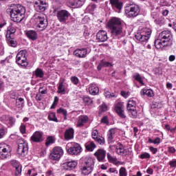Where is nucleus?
Listing matches in <instances>:
<instances>
[{"mask_svg": "<svg viewBox=\"0 0 176 176\" xmlns=\"http://www.w3.org/2000/svg\"><path fill=\"white\" fill-rule=\"evenodd\" d=\"M56 140L54 139V138L50 136L47 138L45 144L47 146H48V145H52V144H54Z\"/></svg>", "mask_w": 176, "mask_h": 176, "instance_id": "obj_40", "label": "nucleus"}, {"mask_svg": "<svg viewBox=\"0 0 176 176\" xmlns=\"http://www.w3.org/2000/svg\"><path fill=\"white\" fill-rule=\"evenodd\" d=\"M149 151H151V152L155 155L157 152V148H155L153 146H150L149 147Z\"/></svg>", "mask_w": 176, "mask_h": 176, "instance_id": "obj_57", "label": "nucleus"}, {"mask_svg": "<svg viewBox=\"0 0 176 176\" xmlns=\"http://www.w3.org/2000/svg\"><path fill=\"white\" fill-rule=\"evenodd\" d=\"M104 67H113V65L109 62H103Z\"/></svg>", "mask_w": 176, "mask_h": 176, "instance_id": "obj_63", "label": "nucleus"}, {"mask_svg": "<svg viewBox=\"0 0 176 176\" xmlns=\"http://www.w3.org/2000/svg\"><path fill=\"white\" fill-rule=\"evenodd\" d=\"M169 165L171 167V168H174L176 167V160H173L172 161H170Z\"/></svg>", "mask_w": 176, "mask_h": 176, "instance_id": "obj_55", "label": "nucleus"}, {"mask_svg": "<svg viewBox=\"0 0 176 176\" xmlns=\"http://www.w3.org/2000/svg\"><path fill=\"white\" fill-rule=\"evenodd\" d=\"M17 153L21 157H24L28 153V143L23 140H19L18 143Z\"/></svg>", "mask_w": 176, "mask_h": 176, "instance_id": "obj_10", "label": "nucleus"}, {"mask_svg": "<svg viewBox=\"0 0 176 176\" xmlns=\"http://www.w3.org/2000/svg\"><path fill=\"white\" fill-rule=\"evenodd\" d=\"M110 31L113 39H119L121 36L124 35V33L123 32V26H122V25L110 29Z\"/></svg>", "mask_w": 176, "mask_h": 176, "instance_id": "obj_12", "label": "nucleus"}, {"mask_svg": "<svg viewBox=\"0 0 176 176\" xmlns=\"http://www.w3.org/2000/svg\"><path fill=\"white\" fill-rule=\"evenodd\" d=\"M151 157V155L148 153H144L140 155V159H149Z\"/></svg>", "mask_w": 176, "mask_h": 176, "instance_id": "obj_53", "label": "nucleus"}, {"mask_svg": "<svg viewBox=\"0 0 176 176\" xmlns=\"http://www.w3.org/2000/svg\"><path fill=\"white\" fill-rule=\"evenodd\" d=\"M5 47H3V45L2 43L0 42V56H3Z\"/></svg>", "mask_w": 176, "mask_h": 176, "instance_id": "obj_54", "label": "nucleus"}, {"mask_svg": "<svg viewBox=\"0 0 176 176\" xmlns=\"http://www.w3.org/2000/svg\"><path fill=\"white\" fill-rule=\"evenodd\" d=\"M67 152L69 155H79L82 152L80 144L75 142L68 143L67 144Z\"/></svg>", "mask_w": 176, "mask_h": 176, "instance_id": "obj_9", "label": "nucleus"}, {"mask_svg": "<svg viewBox=\"0 0 176 176\" xmlns=\"http://www.w3.org/2000/svg\"><path fill=\"white\" fill-rule=\"evenodd\" d=\"M89 118L87 116H81L78 118L76 126L77 127H82L85 123H87Z\"/></svg>", "mask_w": 176, "mask_h": 176, "instance_id": "obj_28", "label": "nucleus"}, {"mask_svg": "<svg viewBox=\"0 0 176 176\" xmlns=\"http://www.w3.org/2000/svg\"><path fill=\"white\" fill-rule=\"evenodd\" d=\"M10 163L15 168V175H20L21 174V166H20V164L14 160H11Z\"/></svg>", "mask_w": 176, "mask_h": 176, "instance_id": "obj_26", "label": "nucleus"}, {"mask_svg": "<svg viewBox=\"0 0 176 176\" xmlns=\"http://www.w3.org/2000/svg\"><path fill=\"white\" fill-rule=\"evenodd\" d=\"M120 176H127V169L124 167H121L119 170Z\"/></svg>", "mask_w": 176, "mask_h": 176, "instance_id": "obj_42", "label": "nucleus"}, {"mask_svg": "<svg viewBox=\"0 0 176 176\" xmlns=\"http://www.w3.org/2000/svg\"><path fill=\"white\" fill-rule=\"evenodd\" d=\"M125 13L128 17H137L140 14V6L135 4H129L125 7Z\"/></svg>", "mask_w": 176, "mask_h": 176, "instance_id": "obj_6", "label": "nucleus"}, {"mask_svg": "<svg viewBox=\"0 0 176 176\" xmlns=\"http://www.w3.org/2000/svg\"><path fill=\"white\" fill-rule=\"evenodd\" d=\"M116 153L118 155H124L126 153V150H124V146L121 144H118L116 147Z\"/></svg>", "mask_w": 176, "mask_h": 176, "instance_id": "obj_35", "label": "nucleus"}, {"mask_svg": "<svg viewBox=\"0 0 176 176\" xmlns=\"http://www.w3.org/2000/svg\"><path fill=\"white\" fill-rule=\"evenodd\" d=\"M120 25H122V20L118 17L111 18L107 23V26L109 30L120 27Z\"/></svg>", "mask_w": 176, "mask_h": 176, "instance_id": "obj_16", "label": "nucleus"}, {"mask_svg": "<svg viewBox=\"0 0 176 176\" xmlns=\"http://www.w3.org/2000/svg\"><path fill=\"white\" fill-rule=\"evenodd\" d=\"M121 96H122V97H124V98H128V97L130 96V94H129V92L122 91Z\"/></svg>", "mask_w": 176, "mask_h": 176, "instance_id": "obj_56", "label": "nucleus"}, {"mask_svg": "<svg viewBox=\"0 0 176 176\" xmlns=\"http://www.w3.org/2000/svg\"><path fill=\"white\" fill-rule=\"evenodd\" d=\"M94 156H96L98 162H102L105 159V156H107V151L102 148H99L95 152Z\"/></svg>", "mask_w": 176, "mask_h": 176, "instance_id": "obj_20", "label": "nucleus"}, {"mask_svg": "<svg viewBox=\"0 0 176 176\" xmlns=\"http://www.w3.org/2000/svg\"><path fill=\"white\" fill-rule=\"evenodd\" d=\"M70 80L73 83V85H75L76 86H78V85H79V78L76 76L71 77Z\"/></svg>", "mask_w": 176, "mask_h": 176, "instance_id": "obj_46", "label": "nucleus"}, {"mask_svg": "<svg viewBox=\"0 0 176 176\" xmlns=\"http://www.w3.org/2000/svg\"><path fill=\"white\" fill-rule=\"evenodd\" d=\"M37 23L36 28L38 31H43L47 28V18L43 14H38L36 16Z\"/></svg>", "mask_w": 176, "mask_h": 176, "instance_id": "obj_5", "label": "nucleus"}, {"mask_svg": "<svg viewBox=\"0 0 176 176\" xmlns=\"http://www.w3.org/2000/svg\"><path fill=\"white\" fill-rule=\"evenodd\" d=\"M63 153L64 151L61 147L56 146L52 150L50 155V159L51 160H60Z\"/></svg>", "mask_w": 176, "mask_h": 176, "instance_id": "obj_11", "label": "nucleus"}, {"mask_svg": "<svg viewBox=\"0 0 176 176\" xmlns=\"http://www.w3.org/2000/svg\"><path fill=\"white\" fill-rule=\"evenodd\" d=\"M104 94L106 98H112V97H115V95L111 94L109 91H105Z\"/></svg>", "mask_w": 176, "mask_h": 176, "instance_id": "obj_51", "label": "nucleus"}, {"mask_svg": "<svg viewBox=\"0 0 176 176\" xmlns=\"http://www.w3.org/2000/svg\"><path fill=\"white\" fill-rule=\"evenodd\" d=\"M96 38L98 42H105L108 40L107 31L100 30L96 34Z\"/></svg>", "mask_w": 176, "mask_h": 176, "instance_id": "obj_22", "label": "nucleus"}, {"mask_svg": "<svg viewBox=\"0 0 176 176\" xmlns=\"http://www.w3.org/2000/svg\"><path fill=\"white\" fill-rule=\"evenodd\" d=\"M110 3L113 9H118V10H120L122 9V2L119 0H110Z\"/></svg>", "mask_w": 176, "mask_h": 176, "instance_id": "obj_31", "label": "nucleus"}, {"mask_svg": "<svg viewBox=\"0 0 176 176\" xmlns=\"http://www.w3.org/2000/svg\"><path fill=\"white\" fill-rule=\"evenodd\" d=\"M67 88L68 84H67L64 80H62L58 83L57 93H58V94H65V90H67Z\"/></svg>", "mask_w": 176, "mask_h": 176, "instance_id": "obj_23", "label": "nucleus"}, {"mask_svg": "<svg viewBox=\"0 0 176 176\" xmlns=\"http://www.w3.org/2000/svg\"><path fill=\"white\" fill-rule=\"evenodd\" d=\"M28 175L36 176L38 175V173L35 170V169H30L28 171Z\"/></svg>", "mask_w": 176, "mask_h": 176, "instance_id": "obj_48", "label": "nucleus"}, {"mask_svg": "<svg viewBox=\"0 0 176 176\" xmlns=\"http://www.w3.org/2000/svg\"><path fill=\"white\" fill-rule=\"evenodd\" d=\"M16 63L21 67H27L28 62L27 61V51L21 50L16 56Z\"/></svg>", "mask_w": 176, "mask_h": 176, "instance_id": "obj_7", "label": "nucleus"}, {"mask_svg": "<svg viewBox=\"0 0 176 176\" xmlns=\"http://www.w3.org/2000/svg\"><path fill=\"white\" fill-rule=\"evenodd\" d=\"M25 35L30 41H36L38 39V33L35 30H27Z\"/></svg>", "mask_w": 176, "mask_h": 176, "instance_id": "obj_24", "label": "nucleus"}, {"mask_svg": "<svg viewBox=\"0 0 176 176\" xmlns=\"http://www.w3.org/2000/svg\"><path fill=\"white\" fill-rule=\"evenodd\" d=\"M101 122L104 123V124H108V118L107 117H103L101 120Z\"/></svg>", "mask_w": 176, "mask_h": 176, "instance_id": "obj_61", "label": "nucleus"}, {"mask_svg": "<svg viewBox=\"0 0 176 176\" xmlns=\"http://www.w3.org/2000/svg\"><path fill=\"white\" fill-rule=\"evenodd\" d=\"M12 148L9 146V144H6V143L0 144V159H8V157H10L12 153Z\"/></svg>", "mask_w": 176, "mask_h": 176, "instance_id": "obj_8", "label": "nucleus"}, {"mask_svg": "<svg viewBox=\"0 0 176 176\" xmlns=\"http://www.w3.org/2000/svg\"><path fill=\"white\" fill-rule=\"evenodd\" d=\"M77 166L78 162L76 161H70L64 164L65 170H74Z\"/></svg>", "mask_w": 176, "mask_h": 176, "instance_id": "obj_27", "label": "nucleus"}, {"mask_svg": "<svg viewBox=\"0 0 176 176\" xmlns=\"http://www.w3.org/2000/svg\"><path fill=\"white\" fill-rule=\"evenodd\" d=\"M148 142L150 144H155V145H159V144H160V138L157 137L154 140L151 138H148Z\"/></svg>", "mask_w": 176, "mask_h": 176, "instance_id": "obj_41", "label": "nucleus"}, {"mask_svg": "<svg viewBox=\"0 0 176 176\" xmlns=\"http://www.w3.org/2000/svg\"><path fill=\"white\" fill-rule=\"evenodd\" d=\"M20 133L22 134H25L26 133V126L24 123H21V126H19Z\"/></svg>", "mask_w": 176, "mask_h": 176, "instance_id": "obj_47", "label": "nucleus"}, {"mask_svg": "<svg viewBox=\"0 0 176 176\" xmlns=\"http://www.w3.org/2000/svg\"><path fill=\"white\" fill-rule=\"evenodd\" d=\"M135 105V100L131 99L128 101L126 108L129 113L132 115L133 118H136L138 114Z\"/></svg>", "mask_w": 176, "mask_h": 176, "instance_id": "obj_14", "label": "nucleus"}, {"mask_svg": "<svg viewBox=\"0 0 176 176\" xmlns=\"http://www.w3.org/2000/svg\"><path fill=\"white\" fill-rule=\"evenodd\" d=\"M10 13L12 21L20 23L25 17V8L21 4L13 5Z\"/></svg>", "mask_w": 176, "mask_h": 176, "instance_id": "obj_2", "label": "nucleus"}, {"mask_svg": "<svg viewBox=\"0 0 176 176\" xmlns=\"http://www.w3.org/2000/svg\"><path fill=\"white\" fill-rule=\"evenodd\" d=\"M168 151L170 153H175V148H174L173 146H170L168 148Z\"/></svg>", "mask_w": 176, "mask_h": 176, "instance_id": "obj_59", "label": "nucleus"}, {"mask_svg": "<svg viewBox=\"0 0 176 176\" xmlns=\"http://www.w3.org/2000/svg\"><path fill=\"white\" fill-rule=\"evenodd\" d=\"M71 14L66 10H61L56 14L57 19L60 23H66L67 20L69 18Z\"/></svg>", "mask_w": 176, "mask_h": 176, "instance_id": "obj_13", "label": "nucleus"}, {"mask_svg": "<svg viewBox=\"0 0 176 176\" xmlns=\"http://www.w3.org/2000/svg\"><path fill=\"white\" fill-rule=\"evenodd\" d=\"M56 112L59 115H63L65 120H67V116H68V111H67V109L60 107L57 109Z\"/></svg>", "mask_w": 176, "mask_h": 176, "instance_id": "obj_36", "label": "nucleus"}, {"mask_svg": "<svg viewBox=\"0 0 176 176\" xmlns=\"http://www.w3.org/2000/svg\"><path fill=\"white\" fill-rule=\"evenodd\" d=\"M85 2H86V0H68L67 5L70 8H81L85 5Z\"/></svg>", "mask_w": 176, "mask_h": 176, "instance_id": "obj_19", "label": "nucleus"}, {"mask_svg": "<svg viewBox=\"0 0 176 176\" xmlns=\"http://www.w3.org/2000/svg\"><path fill=\"white\" fill-rule=\"evenodd\" d=\"M48 119L49 120L55 122L56 123H58V119H57V117L56 116V113H50L48 115Z\"/></svg>", "mask_w": 176, "mask_h": 176, "instance_id": "obj_38", "label": "nucleus"}, {"mask_svg": "<svg viewBox=\"0 0 176 176\" xmlns=\"http://www.w3.org/2000/svg\"><path fill=\"white\" fill-rule=\"evenodd\" d=\"M114 164L116 166H123V164H124V162H122L120 161H118V160H116V162H114Z\"/></svg>", "mask_w": 176, "mask_h": 176, "instance_id": "obj_62", "label": "nucleus"}, {"mask_svg": "<svg viewBox=\"0 0 176 176\" xmlns=\"http://www.w3.org/2000/svg\"><path fill=\"white\" fill-rule=\"evenodd\" d=\"M91 135L94 140H96V138H98V131H97L96 129H93Z\"/></svg>", "mask_w": 176, "mask_h": 176, "instance_id": "obj_50", "label": "nucleus"}, {"mask_svg": "<svg viewBox=\"0 0 176 176\" xmlns=\"http://www.w3.org/2000/svg\"><path fill=\"white\" fill-rule=\"evenodd\" d=\"M95 141L100 144V145H104L105 144V139L103 137H98L95 139Z\"/></svg>", "mask_w": 176, "mask_h": 176, "instance_id": "obj_44", "label": "nucleus"}, {"mask_svg": "<svg viewBox=\"0 0 176 176\" xmlns=\"http://www.w3.org/2000/svg\"><path fill=\"white\" fill-rule=\"evenodd\" d=\"M74 55L78 58H85L87 56V49L81 48L77 49L74 52Z\"/></svg>", "mask_w": 176, "mask_h": 176, "instance_id": "obj_21", "label": "nucleus"}, {"mask_svg": "<svg viewBox=\"0 0 176 176\" xmlns=\"http://www.w3.org/2000/svg\"><path fill=\"white\" fill-rule=\"evenodd\" d=\"M83 102L85 105H90V104H93V100L90 98L85 96L83 98Z\"/></svg>", "mask_w": 176, "mask_h": 176, "instance_id": "obj_43", "label": "nucleus"}, {"mask_svg": "<svg viewBox=\"0 0 176 176\" xmlns=\"http://www.w3.org/2000/svg\"><path fill=\"white\" fill-rule=\"evenodd\" d=\"M89 93L91 96H96V94L100 93V88L96 84H91L89 87Z\"/></svg>", "mask_w": 176, "mask_h": 176, "instance_id": "obj_25", "label": "nucleus"}, {"mask_svg": "<svg viewBox=\"0 0 176 176\" xmlns=\"http://www.w3.org/2000/svg\"><path fill=\"white\" fill-rule=\"evenodd\" d=\"M65 140H72V138H74V129L70 128L65 131Z\"/></svg>", "mask_w": 176, "mask_h": 176, "instance_id": "obj_32", "label": "nucleus"}, {"mask_svg": "<svg viewBox=\"0 0 176 176\" xmlns=\"http://www.w3.org/2000/svg\"><path fill=\"white\" fill-rule=\"evenodd\" d=\"M23 104H24V99L22 98H19L18 99H16V105H23Z\"/></svg>", "mask_w": 176, "mask_h": 176, "instance_id": "obj_52", "label": "nucleus"}, {"mask_svg": "<svg viewBox=\"0 0 176 176\" xmlns=\"http://www.w3.org/2000/svg\"><path fill=\"white\" fill-rule=\"evenodd\" d=\"M133 79L135 80H137V82H139L142 86H145V83H144V81L142 80V77H141V75L138 73H136L135 75H133Z\"/></svg>", "mask_w": 176, "mask_h": 176, "instance_id": "obj_37", "label": "nucleus"}, {"mask_svg": "<svg viewBox=\"0 0 176 176\" xmlns=\"http://www.w3.org/2000/svg\"><path fill=\"white\" fill-rule=\"evenodd\" d=\"M85 148L87 151H89L90 152H93L96 148V144L93 141L87 142L85 144Z\"/></svg>", "mask_w": 176, "mask_h": 176, "instance_id": "obj_33", "label": "nucleus"}, {"mask_svg": "<svg viewBox=\"0 0 176 176\" xmlns=\"http://www.w3.org/2000/svg\"><path fill=\"white\" fill-rule=\"evenodd\" d=\"M34 5L36 12H45L46 10V1L45 0H34Z\"/></svg>", "mask_w": 176, "mask_h": 176, "instance_id": "obj_15", "label": "nucleus"}, {"mask_svg": "<svg viewBox=\"0 0 176 176\" xmlns=\"http://www.w3.org/2000/svg\"><path fill=\"white\" fill-rule=\"evenodd\" d=\"M30 141L36 143L42 142L43 141V132L35 131L31 136Z\"/></svg>", "mask_w": 176, "mask_h": 176, "instance_id": "obj_17", "label": "nucleus"}, {"mask_svg": "<svg viewBox=\"0 0 176 176\" xmlns=\"http://www.w3.org/2000/svg\"><path fill=\"white\" fill-rule=\"evenodd\" d=\"M7 43L9 46L12 47H16L17 46V41L14 39V38L12 36H6Z\"/></svg>", "mask_w": 176, "mask_h": 176, "instance_id": "obj_29", "label": "nucleus"}, {"mask_svg": "<svg viewBox=\"0 0 176 176\" xmlns=\"http://www.w3.org/2000/svg\"><path fill=\"white\" fill-rule=\"evenodd\" d=\"M151 34H152L151 29L144 28L141 32L135 34V38L139 42H148L149 38H151Z\"/></svg>", "mask_w": 176, "mask_h": 176, "instance_id": "obj_4", "label": "nucleus"}, {"mask_svg": "<svg viewBox=\"0 0 176 176\" xmlns=\"http://www.w3.org/2000/svg\"><path fill=\"white\" fill-rule=\"evenodd\" d=\"M47 176H54V173H53V170H50L46 173Z\"/></svg>", "mask_w": 176, "mask_h": 176, "instance_id": "obj_64", "label": "nucleus"}, {"mask_svg": "<svg viewBox=\"0 0 176 176\" xmlns=\"http://www.w3.org/2000/svg\"><path fill=\"white\" fill-rule=\"evenodd\" d=\"M35 75L37 78H43V71L41 69L37 68L35 71Z\"/></svg>", "mask_w": 176, "mask_h": 176, "instance_id": "obj_39", "label": "nucleus"}, {"mask_svg": "<svg viewBox=\"0 0 176 176\" xmlns=\"http://www.w3.org/2000/svg\"><path fill=\"white\" fill-rule=\"evenodd\" d=\"M39 93L41 94H46L47 93V90L46 89H43V88L41 87L38 90Z\"/></svg>", "mask_w": 176, "mask_h": 176, "instance_id": "obj_60", "label": "nucleus"}, {"mask_svg": "<svg viewBox=\"0 0 176 176\" xmlns=\"http://www.w3.org/2000/svg\"><path fill=\"white\" fill-rule=\"evenodd\" d=\"M124 106H123V103L118 102L115 107V111L118 115L122 118V119L126 118V115L124 114Z\"/></svg>", "mask_w": 176, "mask_h": 176, "instance_id": "obj_18", "label": "nucleus"}, {"mask_svg": "<svg viewBox=\"0 0 176 176\" xmlns=\"http://www.w3.org/2000/svg\"><path fill=\"white\" fill-rule=\"evenodd\" d=\"M80 170L83 175H89V174H91L93 170H94V160L92 158L85 160Z\"/></svg>", "mask_w": 176, "mask_h": 176, "instance_id": "obj_3", "label": "nucleus"}, {"mask_svg": "<svg viewBox=\"0 0 176 176\" xmlns=\"http://www.w3.org/2000/svg\"><path fill=\"white\" fill-rule=\"evenodd\" d=\"M15 32H16V29L15 28H12L10 30H8L7 32L6 36H12V37H14V35Z\"/></svg>", "mask_w": 176, "mask_h": 176, "instance_id": "obj_49", "label": "nucleus"}, {"mask_svg": "<svg viewBox=\"0 0 176 176\" xmlns=\"http://www.w3.org/2000/svg\"><path fill=\"white\" fill-rule=\"evenodd\" d=\"M173 34L168 30H164L160 33L157 38L155 41V46L156 49L163 50L166 47L173 46Z\"/></svg>", "mask_w": 176, "mask_h": 176, "instance_id": "obj_1", "label": "nucleus"}, {"mask_svg": "<svg viewBox=\"0 0 176 176\" xmlns=\"http://www.w3.org/2000/svg\"><path fill=\"white\" fill-rule=\"evenodd\" d=\"M142 96H147L148 97H153V91L152 89H143L140 91Z\"/></svg>", "mask_w": 176, "mask_h": 176, "instance_id": "obj_34", "label": "nucleus"}, {"mask_svg": "<svg viewBox=\"0 0 176 176\" xmlns=\"http://www.w3.org/2000/svg\"><path fill=\"white\" fill-rule=\"evenodd\" d=\"M109 173H111L113 174H118V170H116V168H110L109 169Z\"/></svg>", "mask_w": 176, "mask_h": 176, "instance_id": "obj_58", "label": "nucleus"}, {"mask_svg": "<svg viewBox=\"0 0 176 176\" xmlns=\"http://www.w3.org/2000/svg\"><path fill=\"white\" fill-rule=\"evenodd\" d=\"M115 133H116V129H115V128H112L109 130L107 133V140L109 144H111V142H112V140H113L115 137Z\"/></svg>", "mask_w": 176, "mask_h": 176, "instance_id": "obj_30", "label": "nucleus"}, {"mask_svg": "<svg viewBox=\"0 0 176 176\" xmlns=\"http://www.w3.org/2000/svg\"><path fill=\"white\" fill-rule=\"evenodd\" d=\"M107 156L108 161L110 163H113V164H114L117 160L116 157H112V155H111V154H109V153H107Z\"/></svg>", "mask_w": 176, "mask_h": 176, "instance_id": "obj_45", "label": "nucleus"}]
</instances>
